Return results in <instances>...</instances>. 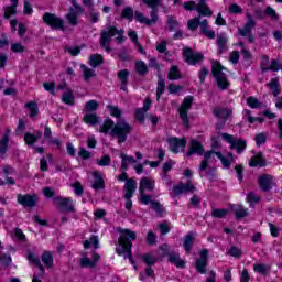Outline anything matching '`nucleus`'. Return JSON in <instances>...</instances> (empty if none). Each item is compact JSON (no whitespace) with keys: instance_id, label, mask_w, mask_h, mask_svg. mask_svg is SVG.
I'll return each mask as SVG.
<instances>
[{"instance_id":"nucleus-57","label":"nucleus","mask_w":282,"mask_h":282,"mask_svg":"<svg viewBox=\"0 0 282 282\" xmlns=\"http://www.w3.org/2000/svg\"><path fill=\"white\" fill-rule=\"evenodd\" d=\"M254 272H258V274H268V270L270 268L267 267V264L256 263L253 264Z\"/></svg>"},{"instance_id":"nucleus-31","label":"nucleus","mask_w":282,"mask_h":282,"mask_svg":"<svg viewBox=\"0 0 282 282\" xmlns=\"http://www.w3.org/2000/svg\"><path fill=\"white\" fill-rule=\"evenodd\" d=\"M167 258L170 263H173V265H176L177 268H184L186 265V262L180 258V253L170 252Z\"/></svg>"},{"instance_id":"nucleus-1","label":"nucleus","mask_w":282,"mask_h":282,"mask_svg":"<svg viewBox=\"0 0 282 282\" xmlns=\"http://www.w3.org/2000/svg\"><path fill=\"white\" fill-rule=\"evenodd\" d=\"M107 109L112 118L119 119L116 123L111 119H106L99 127V132L105 135H112L117 138L118 143L127 142V138L133 131V126L122 119V110L118 106H107Z\"/></svg>"},{"instance_id":"nucleus-20","label":"nucleus","mask_w":282,"mask_h":282,"mask_svg":"<svg viewBox=\"0 0 282 282\" xmlns=\"http://www.w3.org/2000/svg\"><path fill=\"white\" fill-rule=\"evenodd\" d=\"M195 191V185L188 182L186 184L180 183L173 187V193L175 195H184V193H193Z\"/></svg>"},{"instance_id":"nucleus-45","label":"nucleus","mask_w":282,"mask_h":282,"mask_svg":"<svg viewBox=\"0 0 282 282\" xmlns=\"http://www.w3.org/2000/svg\"><path fill=\"white\" fill-rule=\"evenodd\" d=\"M25 107L29 111L30 118H34L35 116L39 115V105H36V102L34 101L28 102Z\"/></svg>"},{"instance_id":"nucleus-62","label":"nucleus","mask_w":282,"mask_h":282,"mask_svg":"<svg viewBox=\"0 0 282 282\" xmlns=\"http://www.w3.org/2000/svg\"><path fill=\"white\" fill-rule=\"evenodd\" d=\"M264 12L267 17H270L273 21H279V14H276V11L272 7H267Z\"/></svg>"},{"instance_id":"nucleus-48","label":"nucleus","mask_w":282,"mask_h":282,"mask_svg":"<svg viewBox=\"0 0 282 282\" xmlns=\"http://www.w3.org/2000/svg\"><path fill=\"white\" fill-rule=\"evenodd\" d=\"M142 259H143V263L145 265L152 267V265H155L158 263V258H155L152 253L143 254Z\"/></svg>"},{"instance_id":"nucleus-60","label":"nucleus","mask_w":282,"mask_h":282,"mask_svg":"<svg viewBox=\"0 0 282 282\" xmlns=\"http://www.w3.org/2000/svg\"><path fill=\"white\" fill-rule=\"evenodd\" d=\"M243 12V9L241 6L237 3H232L229 6V14H241Z\"/></svg>"},{"instance_id":"nucleus-63","label":"nucleus","mask_w":282,"mask_h":282,"mask_svg":"<svg viewBox=\"0 0 282 282\" xmlns=\"http://www.w3.org/2000/svg\"><path fill=\"white\" fill-rule=\"evenodd\" d=\"M281 62L279 59H272L271 64H269V72H280Z\"/></svg>"},{"instance_id":"nucleus-17","label":"nucleus","mask_w":282,"mask_h":282,"mask_svg":"<svg viewBox=\"0 0 282 282\" xmlns=\"http://www.w3.org/2000/svg\"><path fill=\"white\" fill-rule=\"evenodd\" d=\"M56 206L62 208V210H67L68 213H74V200L72 198L56 197L54 198Z\"/></svg>"},{"instance_id":"nucleus-53","label":"nucleus","mask_w":282,"mask_h":282,"mask_svg":"<svg viewBox=\"0 0 282 282\" xmlns=\"http://www.w3.org/2000/svg\"><path fill=\"white\" fill-rule=\"evenodd\" d=\"M62 101L65 105H74V93L72 91H66L62 96Z\"/></svg>"},{"instance_id":"nucleus-9","label":"nucleus","mask_w":282,"mask_h":282,"mask_svg":"<svg viewBox=\"0 0 282 282\" xmlns=\"http://www.w3.org/2000/svg\"><path fill=\"white\" fill-rule=\"evenodd\" d=\"M223 140L229 144V149H234L236 153H243L246 151V141L235 138L229 133H221Z\"/></svg>"},{"instance_id":"nucleus-4","label":"nucleus","mask_w":282,"mask_h":282,"mask_svg":"<svg viewBox=\"0 0 282 282\" xmlns=\"http://www.w3.org/2000/svg\"><path fill=\"white\" fill-rule=\"evenodd\" d=\"M160 1L162 0H142V2L145 6H149V8H152V11L150 12L151 19L144 17V14L140 13L139 11H135L134 19L139 23H142L143 25H155L158 23V7L160 6Z\"/></svg>"},{"instance_id":"nucleus-3","label":"nucleus","mask_w":282,"mask_h":282,"mask_svg":"<svg viewBox=\"0 0 282 282\" xmlns=\"http://www.w3.org/2000/svg\"><path fill=\"white\" fill-rule=\"evenodd\" d=\"M117 36L115 39L116 43H124L127 37H124V30H118L116 26H109L108 30H102L100 33V45L105 48L106 52H111V37Z\"/></svg>"},{"instance_id":"nucleus-49","label":"nucleus","mask_w":282,"mask_h":282,"mask_svg":"<svg viewBox=\"0 0 282 282\" xmlns=\"http://www.w3.org/2000/svg\"><path fill=\"white\" fill-rule=\"evenodd\" d=\"M28 259L31 263H34V265L40 268L42 274H45V269H43V264H41V259H39V257L34 256V253H29Z\"/></svg>"},{"instance_id":"nucleus-44","label":"nucleus","mask_w":282,"mask_h":282,"mask_svg":"<svg viewBox=\"0 0 282 282\" xmlns=\"http://www.w3.org/2000/svg\"><path fill=\"white\" fill-rule=\"evenodd\" d=\"M151 208L154 209V212L156 213V217H164L165 215V210H164V206L162 204H160V202L158 200H153Z\"/></svg>"},{"instance_id":"nucleus-6","label":"nucleus","mask_w":282,"mask_h":282,"mask_svg":"<svg viewBox=\"0 0 282 282\" xmlns=\"http://www.w3.org/2000/svg\"><path fill=\"white\" fill-rule=\"evenodd\" d=\"M224 66L219 62H213L212 64V74L214 78L216 79V83L218 85V89H221L224 91L225 89H228L230 87V82H228V77L224 73Z\"/></svg>"},{"instance_id":"nucleus-46","label":"nucleus","mask_w":282,"mask_h":282,"mask_svg":"<svg viewBox=\"0 0 282 282\" xmlns=\"http://www.w3.org/2000/svg\"><path fill=\"white\" fill-rule=\"evenodd\" d=\"M135 69L140 76H145V74H149V67L143 61L135 63Z\"/></svg>"},{"instance_id":"nucleus-12","label":"nucleus","mask_w":282,"mask_h":282,"mask_svg":"<svg viewBox=\"0 0 282 282\" xmlns=\"http://www.w3.org/2000/svg\"><path fill=\"white\" fill-rule=\"evenodd\" d=\"M73 7L69 9V12L66 15V19L69 25L76 26L78 25V17L83 14V8L76 3L75 0H72Z\"/></svg>"},{"instance_id":"nucleus-58","label":"nucleus","mask_w":282,"mask_h":282,"mask_svg":"<svg viewBox=\"0 0 282 282\" xmlns=\"http://www.w3.org/2000/svg\"><path fill=\"white\" fill-rule=\"evenodd\" d=\"M235 213L238 219H243V217H248V208H243L242 206H238L235 209Z\"/></svg>"},{"instance_id":"nucleus-39","label":"nucleus","mask_w":282,"mask_h":282,"mask_svg":"<svg viewBox=\"0 0 282 282\" xmlns=\"http://www.w3.org/2000/svg\"><path fill=\"white\" fill-rule=\"evenodd\" d=\"M41 259L45 268H52L54 265V256L50 251H44Z\"/></svg>"},{"instance_id":"nucleus-29","label":"nucleus","mask_w":282,"mask_h":282,"mask_svg":"<svg viewBox=\"0 0 282 282\" xmlns=\"http://www.w3.org/2000/svg\"><path fill=\"white\" fill-rule=\"evenodd\" d=\"M83 121L85 122V124H89V127H96V124L100 122V119L95 112H87L84 115Z\"/></svg>"},{"instance_id":"nucleus-43","label":"nucleus","mask_w":282,"mask_h":282,"mask_svg":"<svg viewBox=\"0 0 282 282\" xmlns=\"http://www.w3.org/2000/svg\"><path fill=\"white\" fill-rule=\"evenodd\" d=\"M147 192H142V193H139V202L140 204H142L143 206H149V204L152 206L153 204V196L151 195H147L145 194Z\"/></svg>"},{"instance_id":"nucleus-47","label":"nucleus","mask_w":282,"mask_h":282,"mask_svg":"<svg viewBox=\"0 0 282 282\" xmlns=\"http://www.w3.org/2000/svg\"><path fill=\"white\" fill-rule=\"evenodd\" d=\"M104 58H102V55H99V54H93L90 55L89 57V65L90 67H98V65H101Z\"/></svg>"},{"instance_id":"nucleus-2","label":"nucleus","mask_w":282,"mask_h":282,"mask_svg":"<svg viewBox=\"0 0 282 282\" xmlns=\"http://www.w3.org/2000/svg\"><path fill=\"white\" fill-rule=\"evenodd\" d=\"M119 232L120 237L116 252L119 257H124V259H129V261L133 263V253L131 252V249L133 248L132 241H135L137 235L130 229H120Z\"/></svg>"},{"instance_id":"nucleus-15","label":"nucleus","mask_w":282,"mask_h":282,"mask_svg":"<svg viewBox=\"0 0 282 282\" xmlns=\"http://www.w3.org/2000/svg\"><path fill=\"white\" fill-rule=\"evenodd\" d=\"M100 261V254L93 252L91 259L84 254L79 260L80 268H96V263Z\"/></svg>"},{"instance_id":"nucleus-61","label":"nucleus","mask_w":282,"mask_h":282,"mask_svg":"<svg viewBox=\"0 0 282 282\" xmlns=\"http://www.w3.org/2000/svg\"><path fill=\"white\" fill-rule=\"evenodd\" d=\"M226 215H228V210L227 209H213L212 210V217H216L218 219H221V217H226Z\"/></svg>"},{"instance_id":"nucleus-64","label":"nucleus","mask_w":282,"mask_h":282,"mask_svg":"<svg viewBox=\"0 0 282 282\" xmlns=\"http://www.w3.org/2000/svg\"><path fill=\"white\" fill-rule=\"evenodd\" d=\"M228 254H230V257H235V258L239 259V257H241L242 252H241V249L234 246L228 250Z\"/></svg>"},{"instance_id":"nucleus-13","label":"nucleus","mask_w":282,"mask_h":282,"mask_svg":"<svg viewBox=\"0 0 282 282\" xmlns=\"http://www.w3.org/2000/svg\"><path fill=\"white\" fill-rule=\"evenodd\" d=\"M183 58L187 65H197V63H202L204 55L202 53H195L193 50L185 47L183 50Z\"/></svg>"},{"instance_id":"nucleus-59","label":"nucleus","mask_w":282,"mask_h":282,"mask_svg":"<svg viewBox=\"0 0 282 282\" xmlns=\"http://www.w3.org/2000/svg\"><path fill=\"white\" fill-rule=\"evenodd\" d=\"M118 78L121 82V85H127L129 80V70L123 69L118 73Z\"/></svg>"},{"instance_id":"nucleus-54","label":"nucleus","mask_w":282,"mask_h":282,"mask_svg":"<svg viewBox=\"0 0 282 282\" xmlns=\"http://www.w3.org/2000/svg\"><path fill=\"white\" fill-rule=\"evenodd\" d=\"M167 25L171 30V32L177 30V28H180V23H177V19H175V17L173 15H169L167 17Z\"/></svg>"},{"instance_id":"nucleus-36","label":"nucleus","mask_w":282,"mask_h":282,"mask_svg":"<svg viewBox=\"0 0 282 282\" xmlns=\"http://www.w3.org/2000/svg\"><path fill=\"white\" fill-rule=\"evenodd\" d=\"M200 25V32L207 36V39H215V31L208 26V20H203L198 23Z\"/></svg>"},{"instance_id":"nucleus-50","label":"nucleus","mask_w":282,"mask_h":282,"mask_svg":"<svg viewBox=\"0 0 282 282\" xmlns=\"http://www.w3.org/2000/svg\"><path fill=\"white\" fill-rule=\"evenodd\" d=\"M100 107V104L96 100H89L86 102L85 111L88 113H93V111H96Z\"/></svg>"},{"instance_id":"nucleus-19","label":"nucleus","mask_w":282,"mask_h":282,"mask_svg":"<svg viewBox=\"0 0 282 282\" xmlns=\"http://www.w3.org/2000/svg\"><path fill=\"white\" fill-rule=\"evenodd\" d=\"M259 186L261 191H271L274 186V176L264 174L259 177Z\"/></svg>"},{"instance_id":"nucleus-55","label":"nucleus","mask_w":282,"mask_h":282,"mask_svg":"<svg viewBox=\"0 0 282 282\" xmlns=\"http://www.w3.org/2000/svg\"><path fill=\"white\" fill-rule=\"evenodd\" d=\"M11 52L14 54H23V52H25V46L19 42L11 43Z\"/></svg>"},{"instance_id":"nucleus-35","label":"nucleus","mask_w":282,"mask_h":282,"mask_svg":"<svg viewBox=\"0 0 282 282\" xmlns=\"http://www.w3.org/2000/svg\"><path fill=\"white\" fill-rule=\"evenodd\" d=\"M249 166H265V159L263 158V154L258 153L254 156H252L249 161Z\"/></svg>"},{"instance_id":"nucleus-7","label":"nucleus","mask_w":282,"mask_h":282,"mask_svg":"<svg viewBox=\"0 0 282 282\" xmlns=\"http://www.w3.org/2000/svg\"><path fill=\"white\" fill-rule=\"evenodd\" d=\"M183 8L188 11L196 10L202 17H213V11L206 4V0H199L197 4L195 1H187L183 3Z\"/></svg>"},{"instance_id":"nucleus-8","label":"nucleus","mask_w":282,"mask_h":282,"mask_svg":"<svg viewBox=\"0 0 282 282\" xmlns=\"http://www.w3.org/2000/svg\"><path fill=\"white\" fill-rule=\"evenodd\" d=\"M137 188L138 183L135 182V180L132 178L128 180L123 186L127 210H131V208H133V200H131V197H133Z\"/></svg>"},{"instance_id":"nucleus-18","label":"nucleus","mask_w":282,"mask_h":282,"mask_svg":"<svg viewBox=\"0 0 282 282\" xmlns=\"http://www.w3.org/2000/svg\"><path fill=\"white\" fill-rule=\"evenodd\" d=\"M18 204L24 206L25 208H34L36 206V196L30 194L18 195Z\"/></svg>"},{"instance_id":"nucleus-38","label":"nucleus","mask_w":282,"mask_h":282,"mask_svg":"<svg viewBox=\"0 0 282 282\" xmlns=\"http://www.w3.org/2000/svg\"><path fill=\"white\" fill-rule=\"evenodd\" d=\"M214 113H215L216 118H219L220 120L226 121L227 119H229L232 116V110L221 108V109H216L214 111Z\"/></svg>"},{"instance_id":"nucleus-40","label":"nucleus","mask_w":282,"mask_h":282,"mask_svg":"<svg viewBox=\"0 0 282 282\" xmlns=\"http://www.w3.org/2000/svg\"><path fill=\"white\" fill-rule=\"evenodd\" d=\"M80 69L83 72V76H84V79L87 82L89 80L90 78H94V76H96V70L89 68L87 65L85 64H82L80 65Z\"/></svg>"},{"instance_id":"nucleus-37","label":"nucleus","mask_w":282,"mask_h":282,"mask_svg":"<svg viewBox=\"0 0 282 282\" xmlns=\"http://www.w3.org/2000/svg\"><path fill=\"white\" fill-rule=\"evenodd\" d=\"M12 6L4 7V19H10L17 14V6H19V0H11Z\"/></svg>"},{"instance_id":"nucleus-23","label":"nucleus","mask_w":282,"mask_h":282,"mask_svg":"<svg viewBox=\"0 0 282 282\" xmlns=\"http://www.w3.org/2000/svg\"><path fill=\"white\" fill-rule=\"evenodd\" d=\"M207 259H208V250L203 249L200 251V259H198L196 261V270L200 273V274H206V263H207Z\"/></svg>"},{"instance_id":"nucleus-41","label":"nucleus","mask_w":282,"mask_h":282,"mask_svg":"<svg viewBox=\"0 0 282 282\" xmlns=\"http://www.w3.org/2000/svg\"><path fill=\"white\" fill-rule=\"evenodd\" d=\"M169 80H180L182 78V73H180V67L172 66L169 74H167Z\"/></svg>"},{"instance_id":"nucleus-24","label":"nucleus","mask_w":282,"mask_h":282,"mask_svg":"<svg viewBox=\"0 0 282 282\" xmlns=\"http://www.w3.org/2000/svg\"><path fill=\"white\" fill-rule=\"evenodd\" d=\"M191 148L187 152V155L191 158V155H195V153L197 155H204V145H202V143H199L197 140H192L189 142Z\"/></svg>"},{"instance_id":"nucleus-11","label":"nucleus","mask_w":282,"mask_h":282,"mask_svg":"<svg viewBox=\"0 0 282 282\" xmlns=\"http://www.w3.org/2000/svg\"><path fill=\"white\" fill-rule=\"evenodd\" d=\"M43 21L46 25H50L52 30H65V22L63 19L53 13H44Z\"/></svg>"},{"instance_id":"nucleus-42","label":"nucleus","mask_w":282,"mask_h":282,"mask_svg":"<svg viewBox=\"0 0 282 282\" xmlns=\"http://www.w3.org/2000/svg\"><path fill=\"white\" fill-rule=\"evenodd\" d=\"M166 91V82L164 79L159 78L158 86H156V100L160 101L162 95Z\"/></svg>"},{"instance_id":"nucleus-34","label":"nucleus","mask_w":282,"mask_h":282,"mask_svg":"<svg viewBox=\"0 0 282 282\" xmlns=\"http://www.w3.org/2000/svg\"><path fill=\"white\" fill-rule=\"evenodd\" d=\"M193 243H195V234L189 232L185 236L183 241V248L186 252H191V250H193Z\"/></svg>"},{"instance_id":"nucleus-30","label":"nucleus","mask_w":282,"mask_h":282,"mask_svg":"<svg viewBox=\"0 0 282 282\" xmlns=\"http://www.w3.org/2000/svg\"><path fill=\"white\" fill-rule=\"evenodd\" d=\"M84 248L85 250H89V248L98 250V248H100V239L98 236L93 235L88 240L84 241Z\"/></svg>"},{"instance_id":"nucleus-51","label":"nucleus","mask_w":282,"mask_h":282,"mask_svg":"<svg viewBox=\"0 0 282 282\" xmlns=\"http://www.w3.org/2000/svg\"><path fill=\"white\" fill-rule=\"evenodd\" d=\"M247 105L251 109H261V107H262V105L260 104L259 99H257L254 97H249L247 99Z\"/></svg>"},{"instance_id":"nucleus-22","label":"nucleus","mask_w":282,"mask_h":282,"mask_svg":"<svg viewBox=\"0 0 282 282\" xmlns=\"http://www.w3.org/2000/svg\"><path fill=\"white\" fill-rule=\"evenodd\" d=\"M247 22L242 29L239 30V34L241 36H248V34L252 33V29L257 25V22L254 19H252V15L250 13H247Z\"/></svg>"},{"instance_id":"nucleus-32","label":"nucleus","mask_w":282,"mask_h":282,"mask_svg":"<svg viewBox=\"0 0 282 282\" xmlns=\"http://www.w3.org/2000/svg\"><path fill=\"white\" fill-rule=\"evenodd\" d=\"M227 43H228V35L226 33H220L217 35V47H218L219 54H223V52H226Z\"/></svg>"},{"instance_id":"nucleus-52","label":"nucleus","mask_w":282,"mask_h":282,"mask_svg":"<svg viewBox=\"0 0 282 282\" xmlns=\"http://www.w3.org/2000/svg\"><path fill=\"white\" fill-rule=\"evenodd\" d=\"M260 67L262 72H270V57L268 55H262Z\"/></svg>"},{"instance_id":"nucleus-14","label":"nucleus","mask_w":282,"mask_h":282,"mask_svg":"<svg viewBox=\"0 0 282 282\" xmlns=\"http://www.w3.org/2000/svg\"><path fill=\"white\" fill-rule=\"evenodd\" d=\"M167 144L172 153H180L186 149V141L184 139H177V137L169 138Z\"/></svg>"},{"instance_id":"nucleus-21","label":"nucleus","mask_w":282,"mask_h":282,"mask_svg":"<svg viewBox=\"0 0 282 282\" xmlns=\"http://www.w3.org/2000/svg\"><path fill=\"white\" fill-rule=\"evenodd\" d=\"M41 138H43V132L41 131H36L35 133L25 132L24 142L28 147L34 148V144H36Z\"/></svg>"},{"instance_id":"nucleus-26","label":"nucleus","mask_w":282,"mask_h":282,"mask_svg":"<svg viewBox=\"0 0 282 282\" xmlns=\"http://www.w3.org/2000/svg\"><path fill=\"white\" fill-rule=\"evenodd\" d=\"M120 158H121L120 171H128L130 164H135V162H138V160H135V158L124 154V153H121Z\"/></svg>"},{"instance_id":"nucleus-27","label":"nucleus","mask_w":282,"mask_h":282,"mask_svg":"<svg viewBox=\"0 0 282 282\" xmlns=\"http://www.w3.org/2000/svg\"><path fill=\"white\" fill-rule=\"evenodd\" d=\"M10 142V129H7L2 139L0 140V156L4 158L6 153H8V143Z\"/></svg>"},{"instance_id":"nucleus-25","label":"nucleus","mask_w":282,"mask_h":282,"mask_svg":"<svg viewBox=\"0 0 282 282\" xmlns=\"http://www.w3.org/2000/svg\"><path fill=\"white\" fill-rule=\"evenodd\" d=\"M93 177L95 181L91 184V188H94V191H102V188H105V180L100 176V172H93Z\"/></svg>"},{"instance_id":"nucleus-5","label":"nucleus","mask_w":282,"mask_h":282,"mask_svg":"<svg viewBox=\"0 0 282 282\" xmlns=\"http://www.w3.org/2000/svg\"><path fill=\"white\" fill-rule=\"evenodd\" d=\"M213 155H216L218 160H220L223 166L225 169H230V164L235 161V158L232 156V153H228L227 156H224L221 152H215V151H208L204 154V159L200 162L199 171H206L208 169V162L212 160H215Z\"/></svg>"},{"instance_id":"nucleus-28","label":"nucleus","mask_w":282,"mask_h":282,"mask_svg":"<svg viewBox=\"0 0 282 282\" xmlns=\"http://www.w3.org/2000/svg\"><path fill=\"white\" fill-rule=\"evenodd\" d=\"M267 87L275 98L281 94V83H279V78H271V80L267 84Z\"/></svg>"},{"instance_id":"nucleus-33","label":"nucleus","mask_w":282,"mask_h":282,"mask_svg":"<svg viewBox=\"0 0 282 282\" xmlns=\"http://www.w3.org/2000/svg\"><path fill=\"white\" fill-rule=\"evenodd\" d=\"M242 116H243V120H246L247 122H249V124H254V122H263V118L261 117H253L252 116V111L245 109L242 111Z\"/></svg>"},{"instance_id":"nucleus-10","label":"nucleus","mask_w":282,"mask_h":282,"mask_svg":"<svg viewBox=\"0 0 282 282\" xmlns=\"http://www.w3.org/2000/svg\"><path fill=\"white\" fill-rule=\"evenodd\" d=\"M192 106H193V96H187L184 98V100L178 109L180 118H181L184 127H186V129H188V127H189L188 109H191Z\"/></svg>"},{"instance_id":"nucleus-56","label":"nucleus","mask_w":282,"mask_h":282,"mask_svg":"<svg viewBox=\"0 0 282 282\" xmlns=\"http://www.w3.org/2000/svg\"><path fill=\"white\" fill-rule=\"evenodd\" d=\"M96 164L98 166H109V164H111V156L106 154V155L101 156L100 159H97Z\"/></svg>"},{"instance_id":"nucleus-16","label":"nucleus","mask_w":282,"mask_h":282,"mask_svg":"<svg viewBox=\"0 0 282 282\" xmlns=\"http://www.w3.org/2000/svg\"><path fill=\"white\" fill-rule=\"evenodd\" d=\"M153 193L155 191V180L151 177H143L140 180L139 193Z\"/></svg>"}]
</instances>
